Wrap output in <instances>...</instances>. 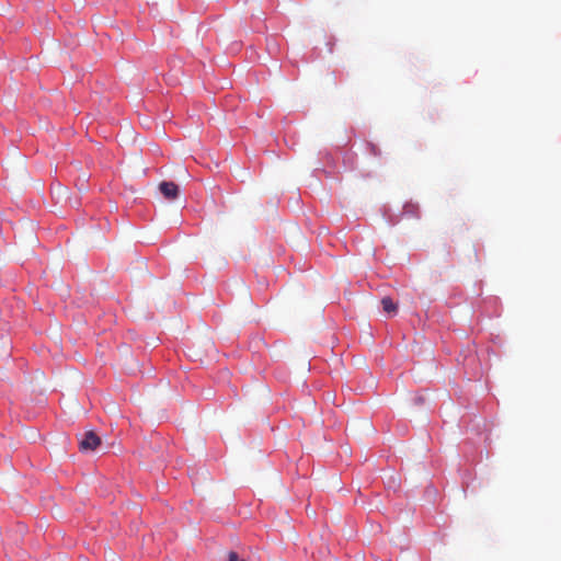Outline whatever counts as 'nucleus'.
Instances as JSON below:
<instances>
[{"mask_svg":"<svg viewBox=\"0 0 561 561\" xmlns=\"http://www.w3.org/2000/svg\"><path fill=\"white\" fill-rule=\"evenodd\" d=\"M159 191L167 199H175L179 195V186L174 182H161Z\"/></svg>","mask_w":561,"mask_h":561,"instance_id":"f03ea898","label":"nucleus"},{"mask_svg":"<svg viewBox=\"0 0 561 561\" xmlns=\"http://www.w3.org/2000/svg\"><path fill=\"white\" fill-rule=\"evenodd\" d=\"M228 561H245L244 559L240 558L239 554L234 551H230L228 553Z\"/></svg>","mask_w":561,"mask_h":561,"instance_id":"20e7f679","label":"nucleus"},{"mask_svg":"<svg viewBox=\"0 0 561 561\" xmlns=\"http://www.w3.org/2000/svg\"><path fill=\"white\" fill-rule=\"evenodd\" d=\"M101 443V438L93 431H88L80 439L79 447L82 451H94Z\"/></svg>","mask_w":561,"mask_h":561,"instance_id":"f257e3e1","label":"nucleus"},{"mask_svg":"<svg viewBox=\"0 0 561 561\" xmlns=\"http://www.w3.org/2000/svg\"><path fill=\"white\" fill-rule=\"evenodd\" d=\"M381 306L386 313L393 316L397 313L398 306L393 302L390 297H385L381 299Z\"/></svg>","mask_w":561,"mask_h":561,"instance_id":"7ed1b4c3","label":"nucleus"}]
</instances>
